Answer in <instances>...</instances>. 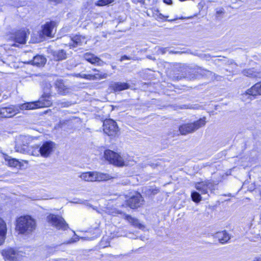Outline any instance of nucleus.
I'll return each instance as SVG.
<instances>
[{
	"mask_svg": "<svg viewBox=\"0 0 261 261\" xmlns=\"http://www.w3.org/2000/svg\"><path fill=\"white\" fill-rule=\"evenodd\" d=\"M72 105L71 102L69 101H61L58 102V105L61 108L69 107Z\"/></svg>",
	"mask_w": 261,
	"mask_h": 261,
	"instance_id": "obj_34",
	"label": "nucleus"
},
{
	"mask_svg": "<svg viewBox=\"0 0 261 261\" xmlns=\"http://www.w3.org/2000/svg\"><path fill=\"white\" fill-rule=\"evenodd\" d=\"M164 3L167 5H172V0H163Z\"/></svg>",
	"mask_w": 261,
	"mask_h": 261,
	"instance_id": "obj_43",
	"label": "nucleus"
},
{
	"mask_svg": "<svg viewBox=\"0 0 261 261\" xmlns=\"http://www.w3.org/2000/svg\"><path fill=\"white\" fill-rule=\"evenodd\" d=\"M114 0H99L96 3V5L98 6H104L114 2Z\"/></svg>",
	"mask_w": 261,
	"mask_h": 261,
	"instance_id": "obj_30",
	"label": "nucleus"
},
{
	"mask_svg": "<svg viewBox=\"0 0 261 261\" xmlns=\"http://www.w3.org/2000/svg\"><path fill=\"white\" fill-rule=\"evenodd\" d=\"M55 143L51 141L44 142L39 148L40 154L43 157H48L55 148Z\"/></svg>",
	"mask_w": 261,
	"mask_h": 261,
	"instance_id": "obj_12",
	"label": "nucleus"
},
{
	"mask_svg": "<svg viewBox=\"0 0 261 261\" xmlns=\"http://www.w3.org/2000/svg\"><path fill=\"white\" fill-rule=\"evenodd\" d=\"M242 73L244 75L251 78L261 77V72L257 71L254 68L244 69L242 71Z\"/></svg>",
	"mask_w": 261,
	"mask_h": 261,
	"instance_id": "obj_22",
	"label": "nucleus"
},
{
	"mask_svg": "<svg viewBox=\"0 0 261 261\" xmlns=\"http://www.w3.org/2000/svg\"><path fill=\"white\" fill-rule=\"evenodd\" d=\"M56 86L59 94L65 95L68 92L67 88L61 81H58Z\"/></svg>",
	"mask_w": 261,
	"mask_h": 261,
	"instance_id": "obj_26",
	"label": "nucleus"
},
{
	"mask_svg": "<svg viewBox=\"0 0 261 261\" xmlns=\"http://www.w3.org/2000/svg\"><path fill=\"white\" fill-rule=\"evenodd\" d=\"M144 199L141 194L138 193L127 200V205L131 208H136L143 204Z\"/></svg>",
	"mask_w": 261,
	"mask_h": 261,
	"instance_id": "obj_13",
	"label": "nucleus"
},
{
	"mask_svg": "<svg viewBox=\"0 0 261 261\" xmlns=\"http://www.w3.org/2000/svg\"><path fill=\"white\" fill-rule=\"evenodd\" d=\"M197 56L206 60H209L211 58V56L210 54H197Z\"/></svg>",
	"mask_w": 261,
	"mask_h": 261,
	"instance_id": "obj_35",
	"label": "nucleus"
},
{
	"mask_svg": "<svg viewBox=\"0 0 261 261\" xmlns=\"http://www.w3.org/2000/svg\"><path fill=\"white\" fill-rule=\"evenodd\" d=\"M179 19H186V18H184V17H180V18H179Z\"/></svg>",
	"mask_w": 261,
	"mask_h": 261,
	"instance_id": "obj_52",
	"label": "nucleus"
},
{
	"mask_svg": "<svg viewBox=\"0 0 261 261\" xmlns=\"http://www.w3.org/2000/svg\"><path fill=\"white\" fill-rule=\"evenodd\" d=\"M104 133L110 137H115L119 132L118 127L115 121L112 119H106L103 121Z\"/></svg>",
	"mask_w": 261,
	"mask_h": 261,
	"instance_id": "obj_9",
	"label": "nucleus"
},
{
	"mask_svg": "<svg viewBox=\"0 0 261 261\" xmlns=\"http://www.w3.org/2000/svg\"><path fill=\"white\" fill-rule=\"evenodd\" d=\"M53 261H64V260H62V259H56V260H54Z\"/></svg>",
	"mask_w": 261,
	"mask_h": 261,
	"instance_id": "obj_50",
	"label": "nucleus"
},
{
	"mask_svg": "<svg viewBox=\"0 0 261 261\" xmlns=\"http://www.w3.org/2000/svg\"><path fill=\"white\" fill-rule=\"evenodd\" d=\"M56 25V22L53 21L46 22L43 27L42 33L43 35L51 37L52 32Z\"/></svg>",
	"mask_w": 261,
	"mask_h": 261,
	"instance_id": "obj_18",
	"label": "nucleus"
},
{
	"mask_svg": "<svg viewBox=\"0 0 261 261\" xmlns=\"http://www.w3.org/2000/svg\"><path fill=\"white\" fill-rule=\"evenodd\" d=\"M178 19V18L177 17H176V18H174V19H171V20H168V21H172L176 20H177V19Z\"/></svg>",
	"mask_w": 261,
	"mask_h": 261,
	"instance_id": "obj_48",
	"label": "nucleus"
},
{
	"mask_svg": "<svg viewBox=\"0 0 261 261\" xmlns=\"http://www.w3.org/2000/svg\"><path fill=\"white\" fill-rule=\"evenodd\" d=\"M224 13V9L223 8H220L217 9L216 11V17H218L219 15Z\"/></svg>",
	"mask_w": 261,
	"mask_h": 261,
	"instance_id": "obj_38",
	"label": "nucleus"
},
{
	"mask_svg": "<svg viewBox=\"0 0 261 261\" xmlns=\"http://www.w3.org/2000/svg\"><path fill=\"white\" fill-rule=\"evenodd\" d=\"M214 237L222 244L227 243L230 239V236L225 230L217 232L215 234Z\"/></svg>",
	"mask_w": 261,
	"mask_h": 261,
	"instance_id": "obj_19",
	"label": "nucleus"
},
{
	"mask_svg": "<svg viewBox=\"0 0 261 261\" xmlns=\"http://www.w3.org/2000/svg\"><path fill=\"white\" fill-rule=\"evenodd\" d=\"M255 97V96L254 95V93L250 88L246 91L245 93L242 94L241 98L243 101L248 102L251 101L252 98H254Z\"/></svg>",
	"mask_w": 261,
	"mask_h": 261,
	"instance_id": "obj_25",
	"label": "nucleus"
},
{
	"mask_svg": "<svg viewBox=\"0 0 261 261\" xmlns=\"http://www.w3.org/2000/svg\"><path fill=\"white\" fill-rule=\"evenodd\" d=\"M46 62V59L44 56L42 55H37L33 58V59L31 61L33 65L37 67L43 66L45 65Z\"/></svg>",
	"mask_w": 261,
	"mask_h": 261,
	"instance_id": "obj_23",
	"label": "nucleus"
},
{
	"mask_svg": "<svg viewBox=\"0 0 261 261\" xmlns=\"http://www.w3.org/2000/svg\"><path fill=\"white\" fill-rule=\"evenodd\" d=\"M82 73H75L73 74L74 76L76 77H81Z\"/></svg>",
	"mask_w": 261,
	"mask_h": 261,
	"instance_id": "obj_44",
	"label": "nucleus"
},
{
	"mask_svg": "<svg viewBox=\"0 0 261 261\" xmlns=\"http://www.w3.org/2000/svg\"><path fill=\"white\" fill-rule=\"evenodd\" d=\"M94 75H95V80H97L106 79L108 74L107 73L99 71L98 73L94 74Z\"/></svg>",
	"mask_w": 261,
	"mask_h": 261,
	"instance_id": "obj_31",
	"label": "nucleus"
},
{
	"mask_svg": "<svg viewBox=\"0 0 261 261\" xmlns=\"http://www.w3.org/2000/svg\"><path fill=\"white\" fill-rule=\"evenodd\" d=\"M51 55L56 61H62L67 58L66 52L64 49L52 51Z\"/></svg>",
	"mask_w": 261,
	"mask_h": 261,
	"instance_id": "obj_21",
	"label": "nucleus"
},
{
	"mask_svg": "<svg viewBox=\"0 0 261 261\" xmlns=\"http://www.w3.org/2000/svg\"><path fill=\"white\" fill-rule=\"evenodd\" d=\"M28 139L26 136H19L16 139L15 151L21 153H28L32 155H38L40 153L38 147H30L28 146Z\"/></svg>",
	"mask_w": 261,
	"mask_h": 261,
	"instance_id": "obj_2",
	"label": "nucleus"
},
{
	"mask_svg": "<svg viewBox=\"0 0 261 261\" xmlns=\"http://www.w3.org/2000/svg\"><path fill=\"white\" fill-rule=\"evenodd\" d=\"M48 1L50 3H53L55 4H60L62 2V0H48Z\"/></svg>",
	"mask_w": 261,
	"mask_h": 261,
	"instance_id": "obj_41",
	"label": "nucleus"
},
{
	"mask_svg": "<svg viewBox=\"0 0 261 261\" xmlns=\"http://www.w3.org/2000/svg\"><path fill=\"white\" fill-rule=\"evenodd\" d=\"M84 58L86 61L92 64H97L98 65H102L103 63V62L100 59L89 53L85 54Z\"/></svg>",
	"mask_w": 261,
	"mask_h": 261,
	"instance_id": "obj_17",
	"label": "nucleus"
},
{
	"mask_svg": "<svg viewBox=\"0 0 261 261\" xmlns=\"http://www.w3.org/2000/svg\"><path fill=\"white\" fill-rule=\"evenodd\" d=\"M51 88V86L49 83H45V86L44 87V88H43L44 92H43V94H44L45 93L47 92V91H48V92L49 93V97L46 98L47 99H48V100H50V96H51V94H50Z\"/></svg>",
	"mask_w": 261,
	"mask_h": 261,
	"instance_id": "obj_32",
	"label": "nucleus"
},
{
	"mask_svg": "<svg viewBox=\"0 0 261 261\" xmlns=\"http://www.w3.org/2000/svg\"><path fill=\"white\" fill-rule=\"evenodd\" d=\"M88 80H95V75L94 74H87V79Z\"/></svg>",
	"mask_w": 261,
	"mask_h": 261,
	"instance_id": "obj_39",
	"label": "nucleus"
},
{
	"mask_svg": "<svg viewBox=\"0 0 261 261\" xmlns=\"http://www.w3.org/2000/svg\"><path fill=\"white\" fill-rule=\"evenodd\" d=\"M16 222V228L21 234H30L36 227L35 220L30 216L20 217Z\"/></svg>",
	"mask_w": 261,
	"mask_h": 261,
	"instance_id": "obj_1",
	"label": "nucleus"
},
{
	"mask_svg": "<svg viewBox=\"0 0 261 261\" xmlns=\"http://www.w3.org/2000/svg\"><path fill=\"white\" fill-rule=\"evenodd\" d=\"M7 228L5 222L0 218V245L3 244L6 239Z\"/></svg>",
	"mask_w": 261,
	"mask_h": 261,
	"instance_id": "obj_20",
	"label": "nucleus"
},
{
	"mask_svg": "<svg viewBox=\"0 0 261 261\" xmlns=\"http://www.w3.org/2000/svg\"><path fill=\"white\" fill-rule=\"evenodd\" d=\"M253 261H261V256L255 257Z\"/></svg>",
	"mask_w": 261,
	"mask_h": 261,
	"instance_id": "obj_45",
	"label": "nucleus"
},
{
	"mask_svg": "<svg viewBox=\"0 0 261 261\" xmlns=\"http://www.w3.org/2000/svg\"><path fill=\"white\" fill-rule=\"evenodd\" d=\"M110 88L116 92L129 89L130 85L127 83L112 82L110 85Z\"/></svg>",
	"mask_w": 261,
	"mask_h": 261,
	"instance_id": "obj_14",
	"label": "nucleus"
},
{
	"mask_svg": "<svg viewBox=\"0 0 261 261\" xmlns=\"http://www.w3.org/2000/svg\"><path fill=\"white\" fill-rule=\"evenodd\" d=\"M145 1L146 0H131L132 2L135 4H137L138 3H140L142 5H144L145 4Z\"/></svg>",
	"mask_w": 261,
	"mask_h": 261,
	"instance_id": "obj_37",
	"label": "nucleus"
},
{
	"mask_svg": "<svg viewBox=\"0 0 261 261\" xmlns=\"http://www.w3.org/2000/svg\"><path fill=\"white\" fill-rule=\"evenodd\" d=\"M186 75L184 76L181 75H177V76H174L173 77V80L175 81H179L181 80L182 79H187L186 77Z\"/></svg>",
	"mask_w": 261,
	"mask_h": 261,
	"instance_id": "obj_36",
	"label": "nucleus"
},
{
	"mask_svg": "<svg viewBox=\"0 0 261 261\" xmlns=\"http://www.w3.org/2000/svg\"><path fill=\"white\" fill-rule=\"evenodd\" d=\"M5 160L8 162L10 166L15 167L19 164V162L16 159L11 158L10 156H7Z\"/></svg>",
	"mask_w": 261,
	"mask_h": 261,
	"instance_id": "obj_28",
	"label": "nucleus"
},
{
	"mask_svg": "<svg viewBox=\"0 0 261 261\" xmlns=\"http://www.w3.org/2000/svg\"><path fill=\"white\" fill-rule=\"evenodd\" d=\"M251 88L255 96L261 95V81L256 83Z\"/></svg>",
	"mask_w": 261,
	"mask_h": 261,
	"instance_id": "obj_27",
	"label": "nucleus"
},
{
	"mask_svg": "<svg viewBox=\"0 0 261 261\" xmlns=\"http://www.w3.org/2000/svg\"><path fill=\"white\" fill-rule=\"evenodd\" d=\"M195 188L202 194L208 193V190L213 191L215 190L214 184L210 180H205L197 182L195 184Z\"/></svg>",
	"mask_w": 261,
	"mask_h": 261,
	"instance_id": "obj_11",
	"label": "nucleus"
},
{
	"mask_svg": "<svg viewBox=\"0 0 261 261\" xmlns=\"http://www.w3.org/2000/svg\"><path fill=\"white\" fill-rule=\"evenodd\" d=\"M205 120L206 118L204 117L193 123L181 125L179 127V131L182 135H186L188 134L193 133L205 125Z\"/></svg>",
	"mask_w": 261,
	"mask_h": 261,
	"instance_id": "obj_4",
	"label": "nucleus"
},
{
	"mask_svg": "<svg viewBox=\"0 0 261 261\" xmlns=\"http://www.w3.org/2000/svg\"><path fill=\"white\" fill-rule=\"evenodd\" d=\"M18 113L19 108L18 105L0 107V119L13 117Z\"/></svg>",
	"mask_w": 261,
	"mask_h": 261,
	"instance_id": "obj_10",
	"label": "nucleus"
},
{
	"mask_svg": "<svg viewBox=\"0 0 261 261\" xmlns=\"http://www.w3.org/2000/svg\"><path fill=\"white\" fill-rule=\"evenodd\" d=\"M117 213H118V214H122V212L119 211H117Z\"/></svg>",
	"mask_w": 261,
	"mask_h": 261,
	"instance_id": "obj_51",
	"label": "nucleus"
},
{
	"mask_svg": "<svg viewBox=\"0 0 261 261\" xmlns=\"http://www.w3.org/2000/svg\"><path fill=\"white\" fill-rule=\"evenodd\" d=\"M123 215L125 217V219L134 226L139 229L144 228V226L141 224L138 219L125 214H123Z\"/></svg>",
	"mask_w": 261,
	"mask_h": 261,
	"instance_id": "obj_24",
	"label": "nucleus"
},
{
	"mask_svg": "<svg viewBox=\"0 0 261 261\" xmlns=\"http://www.w3.org/2000/svg\"><path fill=\"white\" fill-rule=\"evenodd\" d=\"M214 73L211 71L197 68L195 69H189L188 73H186V77L188 80H192L200 77H205L206 79H212Z\"/></svg>",
	"mask_w": 261,
	"mask_h": 261,
	"instance_id": "obj_5",
	"label": "nucleus"
},
{
	"mask_svg": "<svg viewBox=\"0 0 261 261\" xmlns=\"http://www.w3.org/2000/svg\"><path fill=\"white\" fill-rule=\"evenodd\" d=\"M191 198L192 200L196 203L199 202L201 200V195L196 191H193L191 193Z\"/></svg>",
	"mask_w": 261,
	"mask_h": 261,
	"instance_id": "obj_29",
	"label": "nucleus"
},
{
	"mask_svg": "<svg viewBox=\"0 0 261 261\" xmlns=\"http://www.w3.org/2000/svg\"><path fill=\"white\" fill-rule=\"evenodd\" d=\"M47 221L58 229L66 230L68 225L61 216L50 214L47 217Z\"/></svg>",
	"mask_w": 261,
	"mask_h": 261,
	"instance_id": "obj_8",
	"label": "nucleus"
},
{
	"mask_svg": "<svg viewBox=\"0 0 261 261\" xmlns=\"http://www.w3.org/2000/svg\"><path fill=\"white\" fill-rule=\"evenodd\" d=\"M85 37L81 35H75L71 38V41L69 43L70 48L81 46L83 43H86Z\"/></svg>",
	"mask_w": 261,
	"mask_h": 261,
	"instance_id": "obj_15",
	"label": "nucleus"
},
{
	"mask_svg": "<svg viewBox=\"0 0 261 261\" xmlns=\"http://www.w3.org/2000/svg\"><path fill=\"white\" fill-rule=\"evenodd\" d=\"M80 177L86 181H102L109 179L111 176L107 173L98 172H88L82 173Z\"/></svg>",
	"mask_w": 261,
	"mask_h": 261,
	"instance_id": "obj_7",
	"label": "nucleus"
},
{
	"mask_svg": "<svg viewBox=\"0 0 261 261\" xmlns=\"http://www.w3.org/2000/svg\"><path fill=\"white\" fill-rule=\"evenodd\" d=\"M154 12H156V15H158V18L162 19L164 17H165L163 15H162L161 13H159V11L157 10H154Z\"/></svg>",
	"mask_w": 261,
	"mask_h": 261,
	"instance_id": "obj_40",
	"label": "nucleus"
},
{
	"mask_svg": "<svg viewBox=\"0 0 261 261\" xmlns=\"http://www.w3.org/2000/svg\"><path fill=\"white\" fill-rule=\"evenodd\" d=\"M82 79H87V74L84 73H82L81 77Z\"/></svg>",
	"mask_w": 261,
	"mask_h": 261,
	"instance_id": "obj_46",
	"label": "nucleus"
},
{
	"mask_svg": "<svg viewBox=\"0 0 261 261\" xmlns=\"http://www.w3.org/2000/svg\"><path fill=\"white\" fill-rule=\"evenodd\" d=\"M130 58L129 57H127V56L124 55L121 58L120 61H122L124 60H130Z\"/></svg>",
	"mask_w": 261,
	"mask_h": 261,
	"instance_id": "obj_42",
	"label": "nucleus"
},
{
	"mask_svg": "<svg viewBox=\"0 0 261 261\" xmlns=\"http://www.w3.org/2000/svg\"><path fill=\"white\" fill-rule=\"evenodd\" d=\"M92 70L94 71H97L98 72L99 71L98 70L96 69V68H93L92 69Z\"/></svg>",
	"mask_w": 261,
	"mask_h": 261,
	"instance_id": "obj_49",
	"label": "nucleus"
},
{
	"mask_svg": "<svg viewBox=\"0 0 261 261\" xmlns=\"http://www.w3.org/2000/svg\"><path fill=\"white\" fill-rule=\"evenodd\" d=\"M49 96V93L47 91L44 94H42L41 97L37 101L18 105L19 111L20 110H33L39 108L48 107L51 105V100L46 99Z\"/></svg>",
	"mask_w": 261,
	"mask_h": 261,
	"instance_id": "obj_3",
	"label": "nucleus"
},
{
	"mask_svg": "<svg viewBox=\"0 0 261 261\" xmlns=\"http://www.w3.org/2000/svg\"><path fill=\"white\" fill-rule=\"evenodd\" d=\"M28 36L27 31L24 30H19L15 33L14 41L19 44H24L26 42V38Z\"/></svg>",
	"mask_w": 261,
	"mask_h": 261,
	"instance_id": "obj_16",
	"label": "nucleus"
},
{
	"mask_svg": "<svg viewBox=\"0 0 261 261\" xmlns=\"http://www.w3.org/2000/svg\"><path fill=\"white\" fill-rule=\"evenodd\" d=\"M104 156L107 161L111 164L118 166L122 167L125 165V156H121L119 154L111 150H106Z\"/></svg>",
	"mask_w": 261,
	"mask_h": 261,
	"instance_id": "obj_6",
	"label": "nucleus"
},
{
	"mask_svg": "<svg viewBox=\"0 0 261 261\" xmlns=\"http://www.w3.org/2000/svg\"><path fill=\"white\" fill-rule=\"evenodd\" d=\"M16 253V252L15 250L10 249L8 250L7 252V255L9 256V257L10 259H11L12 260L14 259L15 258V254Z\"/></svg>",
	"mask_w": 261,
	"mask_h": 261,
	"instance_id": "obj_33",
	"label": "nucleus"
},
{
	"mask_svg": "<svg viewBox=\"0 0 261 261\" xmlns=\"http://www.w3.org/2000/svg\"><path fill=\"white\" fill-rule=\"evenodd\" d=\"M151 11H152V13H153L152 15H151V14H150V13H149V12H147V15H148V16H153V17H154V12H153V11H152V10H151Z\"/></svg>",
	"mask_w": 261,
	"mask_h": 261,
	"instance_id": "obj_47",
	"label": "nucleus"
}]
</instances>
